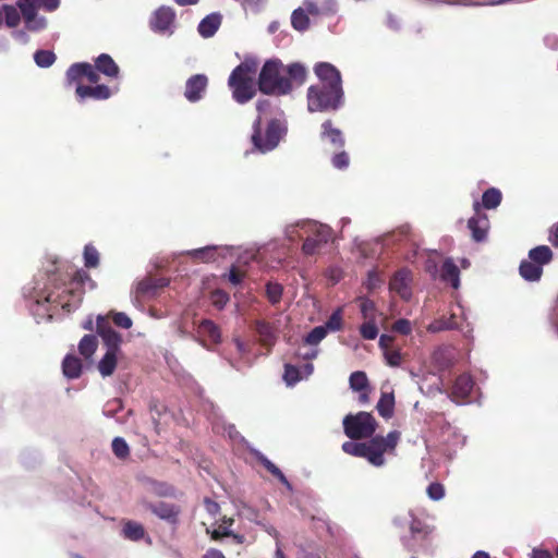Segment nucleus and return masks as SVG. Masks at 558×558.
Instances as JSON below:
<instances>
[{
	"instance_id": "obj_29",
	"label": "nucleus",
	"mask_w": 558,
	"mask_h": 558,
	"mask_svg": "<svg viewBox=\"0 0 558 558\" xmlns=\"http://www.w3.org/2000/svg\"><path fill=\"white\" fill-rule=\"evenodd\" d=\"M527 257L543 268L553 260L554 253L549 246L538 245L529 251Z\"/></svg>"
},
{
	"instance_id": "obj_1",
	"label": "nucleus",
	"mask_w": 558,
	"mask_h": 558,
	"mask_svg": "<svg viewBox=\"0 0 558 558\" xmlns=\"http://www.w3.org/2000/svg\"><path fill=\"white\" fill-rule=\"evenodd\" d=\"M48 282L38 295L36 303L50 304L54 308L61 307L66 313L75 310L82 302L83 286L86 281L95 284L88 272L74 269L71 265L58 266L57 260L51 262L46 269Z\"/></svg>"
},
{
	"instance_id": "obj_32",
	"label": "nucleus",
	"mask_w": 558,
	"mask_h": 558,
	"mask_svg": "<svg viewBox=\"0 0 558 558\" xmlns=\"http://www.w3.org/2000/svg\"><path fill=\"white\" fill-rule=\"evenodd\" d=\"M376 409L380 416L384 418H390L395 411L393 392H383L379 401L377 402Z\"/></svg>"
},
{
	"instance_id": "obj_37",
	"label": "nucleus",
	"mask_w": 558,
	"mask_h": 558,
	"mask_svg": "<svg viewBox=\"0 0 558 558\" xmlns=\"http://www.w3.org/2000/svg\"><path fill=\"white\" fill-rule=\"evenodd\" d=\"M194 260L201 263H211L216 260V246H205L187 252Z\"/></svg>"
},
{
	"instance_id": "obj_60",
	"label": "nucleus",
	"mask_w": 558,
	"mask_h": 558,
	"mask_svg": "<svg viewBox=\"0 0 558 558\" xmlns=\"http://www.w3.org/2000/svg\"><path fill=\"white\" fill-rule=\"evenodd\" d=\"M395 339L392 336H389V335H381L380 338H379V348L384 351L386 350H389V349H392V343H393Z\"/></svg>"
},
{
	"instance_id": "obj_22",
	"label": "nucleus",
	"mask_w": 558,
	"mask_h": 558,
	"mask_svg": "<svg viewBox=\"0 0 558 558\" xmlns=\"http://www.w3.org/2000/svg\"><path fill=\"white\" fill-rule=\"evenodd\" d=\"M222 23V15L214 12L206 15L198 24L197 31L203 38L213 37Z\"/></svg>"
},
{
	"instance_id": "obj_42",
	"label": "nucleus",
	"mask_w": 558,
	"mask_h": 558,
	"mask_svg": "<svg viewBox=\"0 0 558 558\" xmlns=\"http://www.w3.org/2000/svg\"><path fill=\"white\" fill-rule=\"evenodd\" d=\"M112 452L120 460H125L130 456V447L122 437H116L111 444Z\"/></svg>"
},
{
	"instance_id": "obj_51",
	"label": "nucleus",
	"mask_w": 558,
	"mask_h": 558,
	"mask_svg": "<svg viewBox=\"0 0 558 558\" xmlns=\"http://www.w3.org/2000/svg\"><path fill=\"white\" fill-rule=\"evenodd\" d=\"M210 300L215 307L221 310L229 302L230 298L227 292L218 289L211 292Z\"/></svg>"
},
{
	"instance_id": "obj_63",
	"label": "nucleus",
	"mask_w": 558,
	"mask_h": 558,
	"mask_svg": "<svg viewBox=\"0 0 558 558\" xmlns=\"http://www.w3.org/2000/svg\"><path fill=\"white\" fill-rule=\"evenodd\" d=\"M531 558H554L551 553L545 549H534Z\"/></svg>"
},
{
	"instance_id": "obj_20",
	"label": "nucleus",
	"mask_w": 558,
	"mask_h": 558,
	"mask_svg": "<svg viewBox=\"0 0 558 558\" xmlns=\"http://www.w3.org/2000/svg\"><path fill=\"white\" fill-rule=\"evenodd\" d=\"M208 84V78L204 74L192 75L185 84L184 96L191 102L199 100Z\"/></svg>"
},
{
	"instance_id": "obj_3",
	"label": "nucleus",
	"mask_w": 558,
	"mask_h": 558,
	"mask_svg": "<svg viewBox=\"0 0 558 558\" xmlns=\"http://www.w3.org/2000/svg\"><path fill=\"white\" fill-rule=\"evenodd\" d=\"M270 108L271 101L269 99H259L256 102L258 117L253 123L251 142L254 149L263 154L275 149L284 134V128L278 119H271L267 123L265 131H263L262 117L266 116Z\"/></svg>"
},
{
	"instance_id": "obj_48",
	"label": "nucleus",
	"mask_w": 558,
	"mask_h": 558,
	"mask_svg": "<svg viewBox=\"0 0 558 558\" xmlns=\"http://www.w3.org/2000/svg\"><path fill=\"white\" fill-rule=\"evenodd\" d=\"M282 287L279 283L269 282L266 286V294L271 304H277L281 300Z\"/></svg>"
},
{
	"instance_id": "obj_31",
	"label": "nucleus",
	"mask_w": 558,
	"mask_h": 558,
	"mask_svg": "<svg viewBox=\"0 0 558 558\" xmlns=\"http://www.w3.org/2000/svg\"><path fill=\"white\" fill-rule=\"evenodd\" d=\"M117 351H107L98 363V371L102 377L111 376L117 367L118 362Z\"/></svg>"
},
{
	"instance_id": "obj_5",
	"label": "nucleus",
	"mask_w": 558,
	"mask_h": 558,
	"mask_svg": "<svg viewBox=\"0 0 558 558\" xmlns=\"http://www.w3.org/2000/svg\"><path fill=\"white\" fill-rule=\"evenodd\" d=\"M298 228L306 234L302 245V253L306 256L318 254L332 238V230L327 225L305 220L287 228V235L291 241L294 240Z\"/></svg>"
},
{
	"instance_id": "obj_6",
	"label": "nucleus",
	"mask_w": 558,
	"mask_h": 558,
	"mask_svg": "<svg viewBox=\"0 0 558 558\" xmlns=\"http://www.w3.org/2000/svg\"><path fill=\"white\" fill-rule=\"evenodd\" d=\"M284 66L279 59L267 60L260 69L257 86L265 95H287L292 92V84L283 75Z\"/></svg>"
},
{
	"instance_id": "obj_13",
	"label": "nucleus",
	"mask_w": 558,
	"mask_h": 558,
	"mask_svg": "<svg viewBox=\"0 0 558 558\" xmlns=\"http://www.w3.org/2000/svg\"><path fill=\"white\" fill-rule=\"evenodd\" d=\"M320 141L328 145L331 151L340 150L345 145L343 132L335 126L330 119L324 121L320 125Z\"/></svg>"
},
{
	"instance_id": "obj_47",
	"label": "nucleus",
	"mask_w": 558,
	"mask_h": 558,
	"mask_svg": "<svg viewBox=\"0 0 558 558\" xmlns=\"http://www.w3.org/2000/svg\"><path fill=\"white\" fill-rule=\"evenodd\" d=\"M333 153L335 154L331 158L332 166L340 170L348 168L350 163V157L348 153L344 151L343 148Z\"/></svg>"
},
{
	"instance_id": "obj_36",
	"label": "nucleus",
	"mask_w": 558,
	"mask_h": 558,
	"mask_svg": "<svg viewBox=\"0 0 558 558\" xmlns=\"http://www.w3.org/2000/svg\"><path fill=\"white\" fill-rule=\"evenodd\" d=\"M3 21L9 28H15L21 23L22 12L15 4H3Z\"/></svg>"
},
{
	"instance_id": "obj_43",
	"label": "nucleus",
	"mask_w": 558,
	"mask_h": 558,
	"mask_svg": "<svg viewBox=\"0 0 558 558\" xmlns=\"http://www.w3.org/2000/svg\"><path fill=\"white\" fill-rule=\"evenodd\" d=\"M84 265L87 268H95L99 265V253L96 247L90 244L84 247Z\"/></svg>"
},
{
	"instance_id": "obj_61",
	"label": "nucleus",
	"mask_w": 558,
	"mask_h": 558,
	"mask_svg": "<svg viewBox=\"0 0 558 558\" xmlns=\"http://www.w3.org/2000/svg\"><path fill=\"white\" fill-rule=\"evenodd\" d=\"M60 0H40V8L48 12H52L59 8Z\"/></svg>"
},
{
	"instance_id": "obj_41",
	"label": "nucleus",
	"mask_w": 558,
	"mask_h": 558,
	"mask_svg": "<svg viewBox=\"0 0 558 558\" xmlns=\"http://www.w3.org/2000/svg\"><path fill=\"white\" fill-rule=\"evenodd\" d=\"M57 57L51 50H37L34 54L35 63L40 68L51 66Z\"/></svg>"
},
{
	"instance_id": "obj_19",
	"label": "nucleus",
	"mask_w": 558,
	"mask_h": 558,
	"mask_svg": "<svg viewBox=\"0 0 558 558\" xmlns=\"http://www.w3.org/2000/svg\"><path fill=\"white\" fill-rule=\"evenodd\" d=\"M168 284L169 280L166 278L147 277L137 283L136 296L140 299L155 298Z\"/></svg>"
},
{
	"instance_id": "obj_9",
	"label": "nucleus",
	"mask_w": 558,
	"mask_h": 558,
	"mask_svg": "<svg viewBox=\"0 0 558 558\" xmlns=\"http://www.w3.org/2000/svg\"><path fill=\"white\" fill-rule=\"evenodd\" d=\"M16 5L22 12L25 26L31 32H38L46 27V19L38 16L40 0H19Z\"/></svg>"
},
{
	"instance_id": "obj_33",
	"label": "nucleus",
	"mask_w": 558,
	"mask_h": 558,
	"mask_svg": "<svg viewBox=\"0 0 558 558\" xmlns=\"http://www.w3.org/2000/svg\"><path fill=\"white\" fill-rule=\"evenodd\" d=\"M122 534L126 539L137 542L145 536V529L141 523L129 520L123 524Z\"/></svg>"
},
{
	"instance_id": "obj_15",
	"label": "nucleus",
	"mask_w": 558,
	"mask_h": 558,
	"mask_svg": "<svg viewBox=\"0 0 558 558\" xmlns=\"http://www.w3.org/2000/svg\"><path fill=\"white\" fill-rule=\"evenodd\" d=\"M144 508L150 510L159 519L170 523L178 524L181 508L178 505L160 501L158 504H151L146 500L142 501Z\"/></svg>"
},
{
	"instance_id": "obj_57",
	"label": "nucleus",
	"mask_w": 558,
	"mask_h": 558,
	"mask_svg": "<svg viewBox=\"0 0 558 558\" xmlns=\"http://www.w3.org/2000/svg\"><path fill=\"white\" fill-rule=\"evenodd\" d=\"M245 277V272L240 270L236 266L232 265L228 274V280L233 284H240Z\"/></svg>"
},
{
	"instance_id": "obj_18",
	"label": "nucleus",
	"mask_w": 558,
	"mask_h": 558,
	"mask_svg": "<svg viewBox=\"0 0 558 558\" xmlns=\"http://www.w3.org/2000/svg\"><path fill=\"white\" fill-rule=\"evenodd\" d=\"M412 280V272L408 268H401L395 272L390 279V290L397 292L402 299L409 300L411 296L410 282Z\"/></svg>"
},
{
	"instance_id": "obj_10",
	"label": "nucleus",
	"mask_w": 558,
	"mask_h": 558,
	"mask_svg": "<svg viewBox=\"0 0 558 558\" xmlns=\"http://www.w3.org/2000/svg\"><path fill=\"white\" fill-rule=\"evenodd\" d=\"M429 534V526L421 520L413 518L410 523V535L403 536L401 541L408 551L415 553L420 547L425 545Z\"/></svg>"
},
{
	"instance_id": "obj_2",
	"label": "nucleus",
	"mask_w": 558,
	"mask_h": 558,
	"mask_svg": "<svg viewBox=\"0 0 558 558\" xmlns=\"http://www.w3.org/2000/svg\"><path fill=\"white\" fill-rule=\"evenodd\" d=\"M314 72L319 80L307 89V109L310 112L337 111L343 106L344 92L339 70L328 62H318Z\"/></svg>"
},
{
	"instance_id": "obj_30",
	"label": "nucleus",
	"mask_w": 558,
	"mask_h": 558,
	"mask_svg": "<svg viewBox=\"0 0 558 558\" xmlns=\"http://www.w3.org/2000/svg\"><path fill=\"white\" fill-rule=\"evenodd\" d=\"M288 74L287 78L290 80L292 84V88L295 86H301L305 83L307 77V71L305 66L299 62L291 63L284 69Z\"/></svg>"
},
{
	"instance_id": "obj_4",
	"label": "nucleus",
	"mask_w": 558,
	"mask_h": 558,
	"mask_svg": "<svg viewBox=\"0 0 558 558\" xmlns=\"http://www.w3.org/2000/svg\"><path fill=\"white\" fill-rule=\"evenodd\" d=\"M258 64L255 60H245L233 69L228 85L232 97L238 104H246L256 95V81Z\"/></svg>"
},
{
	"instance_id": "obj_11",
	"label": "nucleus",
	"mask_w": 558,
	"mask_h": 558,
	"mask_svg": "<svg viewBox=\"0 0 558 558\" xmlns=\"http://www.w3.org/2000/svg\"><path fill=\"white\" fill-rule=\"evenodd\" d=\"M68 84H83L82 80L86 78L90 84L97 85L100 76L95 65L87 62H78L72 64L65 73Z\"/></svg>"
},
{
	"instance_id": "obj_39",
	"label": "nucleus",
	"mask_w": 558,
	"mask_h": 558,
	"mask_svg": "<svg viewBox=\"0 0 558 558\" xmlns=\"http://www.w3.org/2000/svg\"><path fill=\"white\" fill-rule=\"evenodd\" d=\"M350 388L354 391L368 390L369 383L366 374L362 371L353 372L349 378Z\"/></svg>"
},
{
	"instance_id": "obj_46",
	"label": "nucleus",
	"mask_w": 558,
	"mask_h": 558,
	"mask_svg": "<svg viewBox=\"0 0 558 558\" xmlns=\"http://www.w3.org/2000/svg\"><path fill=\"white\" fill-rule=\"evenodd\" d=\"M326 327L317 326L307 333V336L305 337V343L316 345L326 337Z\"/></svg>"
},
{
	"instance_id": "obj_44",
	"label": "nucleus",
	"mask_w": 558,
	"mask_h": 558,
	"mask_svg": "<svg viewBox=\"0 0 558 558\" xmlns=\"http://www.w3.org/2000/svg\"><path fill=\"white\" fill-rule=\"evenodd\" d=\"M342 450L350 456L365 459V445L364 442L345 441L342 444Z\"/></svg>"
},
{
	"instance_id": "obj_54",
	"label": "nucleus",
	"mask_w": 558,
	"mask_h": 558,
	"mask_svg": "<svg viewBox=\"0 0 558 558\" xmlns=\"http://www.w3.org/2000/svg\"><path fill=\"white\" fill-rule=\"evenodd\" d=\"M112 320L118 327L130 329L132 327V319L122 312H111Z\"/></svg>"
},
{
	"instance_id": "obj_49",
	"label": "nucleus",
	"mask_w": 558,
	"mask_h": 558,
	"mask_svg": "<svg viewBox=\"0 0 558 558\" xmlns=\"http://www.w3.org/2000/svg\"><path fill=\"white\" fill-rule=\"evenodd\" d=\"M386 363L391 367H398L402 363V354L399 349H389L383 352Z\"/></svg>"
},
{
	"instance_id": "obj_21",
	"label": "nucleus",
	"mask_w": 558,
	"mask_h": 558,
	"mask_svg": "<svg viewBox=\"0 0 558 558\" xmlns=\"http://www.w3.org/2000/svg\"><path fill=\"white\" fill-rule=\"evenodd\" d=\"M196 332L204 345L205 341H209L211 344H218L221 342L220 328L210 319L201 320Z\"/></svg>"
},
{
	"instance_id": "obj_64",
	"label": "nucleus",
	"mask_w": 558,
	"mask_h": 558,
	"mask_svg": "<svg viewBox=\"0 0 558 558\" xmlns=\"http://www.w3.org/2000/svg\"><path fill=\"white\" fill-rule=\"evenodd\" d=\"M203 558H226V557L220 550H218L216 548H210L205 553Z\"/></svg>"
},
{
	"instance_id": "obj_59",
	"label": "nucleus",
	"mask_w": 558,
	"mask_h": 558,
	"mask_svg": "<svg viewBox=\"0 0 558 558\" xmlns=\"http://www.w3.org/2000/svg\"><path fill=\"white\" fill-rule=\"evenodd\" d=\"M303 10H305V13L308 15H318L319 14V8L318 5L313 2V1H310V0H305L303 2V7H302Z\"/></svg>"
},
{
	"instance_id": "obj_28",
	"label": "nucleus",
	"mask_w": 558,
	"mask_h": 558,
	"mask_svg": "<svg viewBox=\"0 0 558 558\" xmlns=\"http://www.w3.org/2000/svg\"><path fill=\"white\" fill-rule=\"evenodd\" d=\"M440 277L442 281L449 282L453 289L460 287V270L452 259L448 258L444 262Z\"/></svg>"
},
{
	"instance_id": "obj_26",
	"label": "nucleus",
	"mask_w": 558,
	"mask_h": 558,
	"mask_svg": "<svg viewBox=\"0 0 558 558\" xmlns=\"http://www.w3.org/2000/svg\"><path fill=\"white\" fill-rule=\"evenodd\" d=\"M519 274L524 280L534 282L542 278L543 268L527 257L520 263Z\"/></svg>"
},
{
	"instance_id": "obj_7",
	"label": "nucleus",
	"mask_w": 558,
	"mask_h": 558,
	"mask_svg": "<svg viewBox=\"0 0 558 558\" xmlns=\"http://www.w3.org/2000/svg\"><path fill=\"white\" fill-rule=\"evenodd\" d=\"M400 439V432L391 430L387 436H372L365 445V459L374 466L385 464V453H393Z\"/></svg>"
},
{
	"instance_id": "obj_17",
	"label": "nucleus",
	"mask_w": 558,
	"mask_h": 558,
	"mask_svg": "<svg viewBox=\"0 0 558 558\" xmlns=\"http://www.w3.org/2000/svg\"><path fill=\"white\" fill-rule=\"evenodd\" d=\"M75 95L81 102L86 99L106 100L112 96V90L105 84H97L95 86L77 84Z\"/></svg>"
},
{
	"instance_id": "obj_25",
	"label": "nucleus",
	"mask_w": 558,
	"mask_h": 558,
	"mask_svg": "<svg viewBox=\"0 0 558 558\" xmlns=\"http://www.w3.org/2000/svg\"><path fill=\"white\" fill-rule=\"evenodd\" d=\"M83 363L74 354H66L62 361V373L68 379H76L82 375Z\"/></svg>"
},
{
	"instance_id": "obj_24",
	"label": "nucleus",
	"mask_w": 558,
	"mask_h": 558,
	"mask_svg": "<svg viewBox=\"0 0 558 558\" xmlns=\"http://www.w3.org/2000/svg\"><path fill=\"white\" fill-rule=\"evenodd\" d=\"M254 329L258 335L259 342L264 347H272L276 342V330L275 327L266 320H256Z\"/></svg>"
},
{
	"instance_id": "obj_34",
	"label": "nucleus",
	"mask_w": 558,
	"mask_h": 558,
	"mask_svg": "<svg viewBox=\"0 0 558 558\" xmlns=\"http://www.w3.org/2000/svg\"><path fill=\"white\" fill-rule=\"evenodd\" d=\"M502 199L501 192L496 187H489L482 195L481 208L495 209L497 208Z\"/></svg>"
},
{
	"instance_id": "obj_58",
	"label": "nucleus",
	"mask_w": 558,
	"mask_h": 558,
	"mask_svg": "<svg viewBox=\"0 0 558 558\" xmlns=\"http://www.w3.org/2000/svg\"><path fill=\"white\" fill-rule=\"evenodd\" d=\"M231 535H233V532L231 530H229L228 526H223V525H220L217 530H214L211 532V538L214 541H219L222 537H229Z\"/></svg>"
},
{
	"instance_id": "obj_55",
	"label": "nucleus",
	"mask_w": 558,
	"mask_h": 558,
	"mask_svg": "<svg viewBox=\"0 0 558 558\" xmlns=\"http://www.w3.org/2000/svg\"><path fill=\"white\" fill-rule=\"evenodd\" d=\"M392 330L400 333V335H409L412 331V326L410 320L405 318H400L396 320L392 325Z\"/></svg>"
},
{
	"instance_id": "obj_35",
	"label": "nucleus",
	"mask_w": 558,
	"mask_h": 558,
	"mask_svg": "<svg viewBox=\"0 0 558 558\" xmlns=\"http://www.w3.org/2000/svg\"><path fill=\"white\" fill-rule=\"evenodd\" d=\"M98 339L95 335H85L78 343V352L84 359L89 360L96 352Z\"/></svg>"
},
{
	"instance_id": "obj_50",
	"label": "nucleus",
	"mask_w": 558,
	"mask_h": 558,
	"mask_svg": "<svg viewBox=\"0 0 558 558\" xmlns=\"http://www.w3.org/2000/svg\"><path fill=\"white\" fill-rule=\"evenodd\" d=\"M326 330L338 331L342 328L341 310L333 312L327 319L325 326Z\"/></svg>"
},
{
	"instance_id": "obj_52",
	"label": "nucleus",
	"mask_w": 558,
	"mask_h": 558,
	"mask_svg": "<svg viewBox=\"0 0 558 558\" xmlns=\"http://www.w3.org/2000/svg\"><path fill=\"white\" fill-rule=\"evenodd\" d=\"M360 308H361V313H362L363 317L366 320L375 319L376 307H375V303L372 300L363 299L361 301Z\"/></svg>"
},
{
	"instance_id": "obj_38",
	"label": "nucleus",
	"mask_w": 558,
	"mask_h": 558,
	"mask_svg": "<svg viewBox=\"0 0 558 558\" xmlns=\"http://www.w3.org/2000/svg\"><path fill=\"white\" fill-rule=\"evenodd\" d=\"M292 27L299 32H304L310 27V19L305 13V10L298 8L292 12L291 15Z\"/></svg>"
},
{
	"instance_id": "obj_62",
	"label": "nucleus",
	"mask_w": 558,
	"mask_h": 558,
	"mask_svg": "<svg viewBox=\"0 0 558 558\" xmlns=\"http://www.w3.org/2000/svg\"><path fill=\"white\" fill-rule=\"evenodd\" d=\"M548 241L555 246L558 247V222L553 225L549 229Z\"/></svg>"
},
{
	"instance_id": "obj_23",
	"label": "nucleus",
	"mask_w": 558,
	"mask_h": 558,
	"mask_svg": "<svg viewBox=\"0 0 558 558\" xmlns=\"http://www.w3.org/2000/svg\"><path fill=\"white\" fill-rule=\"evenodd\" d=\"M474 387L472 377L468 374L459 375L452 386L451 395L457 400H465L470 397Z\"/></svg>"
},
{
	"instance_id": "obj_16",
	"label": "nucleus",
	"mask_w": 558,
	"mask_h": 558,
	"mask_svg": "<svg viewBox=\"0 0 558 558\" xmlns=\"http://www.w3.org/2000/svg\"><path fill=\"white\" fill-rule=\"evenodd\" d=\"M96 330L97 333L102 338L104 343L107 347V351L120 352V344L122 342L121 335L110 326L106 317H97Z\"/></svg>"
},
{
	"instance_id": "obj_40",
	"label": "nucleus",
	"mask_w": 558,
	"mask_h": 558,
	"mask_svg": "<svg viewBox=\"0 0 558 558\" xmlns=\"http://www.w3.org/2000/svg\"><path fill=\"white\" fill-rule=\"evenodd\" d=\"M260 464L274 476L276 477L281 484L286 485L287 487H291L289 481L287 480L286 475L281 472V470L274 464L270 460H268L266 457L259 458Z\"/></svg>"
},
{
	"instance_id": "obj_27",
	"label": "nucleus",
	"mask_w": 558,
	"mask_h": 558,
	"mask_svg": "<svg viewBox=\"0 0 558 558\" xmlns=\"http://www.w3.org/2000/svg\"><path fill=\"white\" fill-rule=\"evenodd\" d=\"M96 69L108 77L116 78L120 69L114 60L107 53H101L95 61Z\"/></svg>"
},
{
	"instance_id": "obj_14",
	"label": "nucleus",
	"mask_w": 558,
	"mask_h": 558,
	"mask_svg": "<svg viewBox=\"0 0 558 558\" xmlns=\"http://www.w3.org/2000/svg\"><path fill=\"white\" fill-rule=\"evenodd\" d=\"M473 209L475 214L469 219L468 228L470 229L472 239L475 242H483L487 238L489 220L487 215L481 211V205L478 202H474Z\"/></svg>"
},
{
	"instance_id": "obj_8",
	"label": "nucleus",
	"mask_w": 558,
	"mask_h": 558,
	"mask_svg": "<svg viewBox=\"0 0 558 558\" xmlns=\"http://www.w3.org/2000/svg\"><path fill=\"white\" fill-rule=\"evenodd\" d=\"M343 430L351 440H360L372 437L377 429L375 417L368 413L361 411L356 414H348L343 418Z\"/></svg>"
},
{
	"instance_id": "obj_56",
	"label": "nucleus",
	"mask_w": 558,
	"mask_h": 558,
	"mask_svg": "<svg viewBox=\"0 0 558 558\" xmlns=\"http://www.w3.org/2000/svg\"><path fill=\"white\" fill-rule=\"evenodd\" d=\"M427 495L433 500H440L445 495V488L440 483H432L427 487Z\"/></svg>"
},
{
	"instance_id": "obj_12",
	"label": "nucleus",
	"mask_w": 558,
	"mask_h": 558,
	"mask_svg": "<svg viewBox=\"0 0 558 558\" xmlns=\"http://www.w3.org/2000/svg\"><path fill=\"white\" fill-rule=\"evenodd\" d=\"M175 21V12L170 7H160L151 15L149 26L151 31L158 34H172Z\"/></svg>"
},
{
	"instance_id": "obj_45",
	"label": "nucleus",
	"mask_w": 558,
	"mask_h": 558,
	"mask_svg": "<svg viewBox=\"0 0 558 558\" xmlns=\"http://www.w3.org/2000/svg\"><path fill=\"white\" fill-rule=\"evenodd\" d=\"M360 333L362 338L366 340H374L378 336V328L375 324V319L366 320L360 327Z\"/></svg>"
},
{
	"instance_id": "obj_53",
	"label": "nucleus",
	"mask_w": 558,
	"mask_h": 558,
	"mask_svg": "<svg viewBox=\"0 0 558 558\" xmlns=\"http://www.w3.org/2000/svg\"><path fill=\"white\" fill-rule=\"evenodd\" d=\"M283 379L290 386L296 384L300 380L299 369L291 364H286Z\"/></svg>"
}]
</instances>
